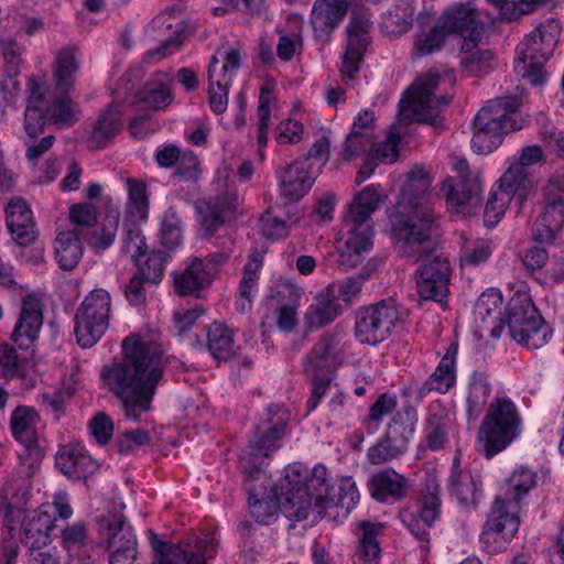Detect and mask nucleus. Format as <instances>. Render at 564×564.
I'll return each mask as SVG.
<instances>
[{
  "instance_id": "nucleus-26",
  "label": "nucleus",
  "mask_w": 564,
  "mask_h": 564,
  "mask_svg": "<svg viewBox=\"0 0 564 564\" xmlns=\"http://www.w3.org/2000/svg\"><path fill=\"white\" fill-rule=\"evenodd\" d=\"M109 564H133L137 558V538L121 517H113L107 525Z\"/></svg>"
},
{
  "instance_id": "nucleus-25",
  "label": "nucleus",
  "mask_w": 564,
  "mask_h": 564,
  "mask_svg": "<svg viewBox=\"0 0 564 564\" xmlns=\"http://www.w3.org/2000/svg\"><path fill=\"white\" fill-rule=\"evenodd\" d=\"M227 259V252L210 254L205 260L195 258L183 272L174 275L175 291L180 295H188L206 288L216 274L217 267Z\"/></svg>"
},
{
  "instance_id": "nucleus-9",
  "label": "nucleus",
  "mask_w": 564,
  "mask_h": 564,
  "mask_svg": "<svg viewBox=\"0 0 564 564\" xmlns=\"http://www.w3.org/2000/svg\"><path fill=\"white\" fill-rule=\"evenodd\" d=\"M440 80V73L430 70L414 82L399 102V116L402 121H417L435 129L443 128L444 119L441 113L448 106L449 99L445 96H434Z\"/></svg>"
},
{
  "instance_id": "nucleus-1",
  "label": "nucleus",
  "mask_w": 564,
  "mask_h": 564,
  "mask_svg": "<svg viewBox=\"0 0 564 564\" xmlns=\"http://www.w3.org/2000/svg\"><path fill=\"white\" fill-rule=\"evenodd\" d=\"M398 252L405 258H424L416 271L419 295L424 300L443 302L448 295L449 262L434 254L431 234L435 223L433 210L420 204L411 193H403L391 218Z\"/></svg>"
},
{
  "instance_id": "nucleus-50",
  "label": "nucleus",
  "mask_w": 564,
  "mask_h": 564,
  "mask_svg": "<svg viewBox=\"0 0 564 564\" xmlns=\"http://www.w3.org/2000/svg\"><path fill=\"white\" fill-rule=\"evenodd\" d=\"M208 102L215 115H221L228 107V94L231 82L220 78L218 74V58L213 56L208 68Z\"/></svg>"
},
{
  "instance_id": "nucleus-33",
  "label": "nucleus",
  "mask_w": 564,
  "mask_h": 564,
  "mask_svg": "<svg viewBox=\"0 0 564 564\" xmlns=\"http://www.w3.org/2000/svg\"><path fill=\"white\" fill-rule=\"evenodd\" d=\"M448 490L460 506H476L481 497L479 477L460 468V459L455 456L448 476Z\"/></svg>"
},
{
  "instance_id": "nucleus-60",
  "label": "nucleus",
  "mask_w": 564,
  "mask_h": 564,
  "mask_svg": "<svg viewBox=\"0 0 564 564\" xmlns=\"http://www.w3.org/2000/svg\"><path fill=\"white\" fill-rule=\"evenodd\" d=\"M249 490V507L251 517L260 524H270L278 516V502L271 498H259L257 489L252 486Z\"/></svg>"
},
{
  "instance_id": "nucleus-49",
  "label": "nucleus",
  "mask_w": 564,
  "mask_h": 564,
  "mask_svg": "<svg viewBox=\"0 0 564 564\" xmlns=\"http://www.w3.org/2000/svg\"><path fill=\"white\" fill-rule=\"evenodd\" d=\"M361 534L357 558L359 564H379L381 549L378 536L383 532V525L377 522L362 521L359 524Z\"/></svg>"
},
{
  "instance_id": "nucleus-17",
  "label": "nucleus",
  "mask_w": 564,
  "mask_h": 564,
  "mask_svg": "<svg viewBox=\"0 0 564 564\" xmlns=\"http://www.w3.org/2000/svg\"><path fill=\"white\" fill-rule=\"evenodd\" d=\"M519 529L516 511L501 498H496L484 524L479 541L489 554L507 550Z\"/></svg>"
},
{
  "instance_id": "nucleus-30",
  "label": "nucleus",
  "mask_w": 564,
  "mask_h": 564,
  "mask_svg": "<svg viewBox=\"0 0 564 564\" xmlns=\"http://www.w3.org/2000/svg\"><path fill=\"white\" fill-rule=\"evenodd\" d=\"M238 202L239 198L235 192L226 191L197 205L199 223L206 237L212 236L224 225L225 215L234 212Z\"/></svg>"
},
{
  "instance_id": "nucleus-13",
  "label": "nucleus",
  "mask_w": 564,
  "mask_h": 564,
  "mask_svg": "<svg viewBox=\"0 0 564 564\" xmlns=\"http://www.w3.org/2000/svg\"><path fill=\"white\" fill-rule=\"evenodd\" d=\"M111 296L104 289H94L80 303L75 315V335L79 346L93 347L109 327Z\"/></svg>"
},
{
  "instance_id": "nucleus-8",
  "label": "nucleus",
  "mask_w": 564,
  "mask_h": 564,
  "mask_svg": "<svg viewBox=\"0 0 564 564\" xmlns=\"http://www.w3.org/2000/svg\"><path fill=\"white\" fill-rule=\"evenodd\" d=\"M28 104L24 115V129L30 137H35L42 128L52 122L61 128L72 126L76 118L68 98H53L45 82L31 77L26 84Z\"/></svg>"
},
{
  "instance_id": "nucleus-58",
  "label": "nucleus",
  "mask_w": 564,
  "mask_h": 564,
  "mask_svg": "<svg viewBox=\"0 0 564 564\" xmlns=\"http://www.w3.org/2000/svg\"><path fill=\"white\" fill-rule=\"evenodd\" d=\"M183 220L174 207H169L162 216L160 239L163 246L174 249L183 242Z\"/></svg>"
},
{
  "instance_id": "nucleus-18",
  "label": "nucleus",
  "mask_w": 564,
  "mask_h": 564,
  "mask_svg": "<svg viewBox=\"0 0 564 564\" xmlns=\"http://www.w3.org/2000/svg\"><path fill=\"white\" fill-rule=\"evenodd\" d=\"M349 340L341 330L327 332L314 344L303 360L306 376L332 373L346 358Z\"/></svg>"
},
{
  "instance_id": "nucleus-62",
  "label": "nucleus",
  "mask_w": 564,
  "mask_h": 564,
  "mask_svg": "<svg viewBox=\"0 0 564 564\" xmlns=\"http://www.w3.org/2000/svg\"><path fill=\"white\" fill-rule=\"evenodd\" d=\"M397 397L393 393H382L371 405L369 414L365 420V426L368 433H376L386 415L391 414L397 408Z\"/></svg>"
},
{
  "instance_id": "nucleus-10",
  "label": "nucleus",
  "mask_w": 564,
  "mask_h": 564,
  "mask_svg": "<svg viewBox=\"0 0 564 564\" xmlns=\"http://www.w3.org/2000/svg\"><path fill=\"white\" fill-rule=\"evenodd\" d=\"M558 33L556 23L546 22L541 23L527 35L516 50V73L529 79L532 85L543 84L545 80L543 66L554 52Z\"/></svg>"
},
{
  "instance_id": "nucleus-61",
  "label": "nucleus",
  "mask_w": 564,
  "mask_h": 564,
  "mask_svg": "<svg viewBox=\"0 0 564 564\" xmlns=\"http://www.w3.org/2000/svg\"><path fill=\"white\" fill-rule=\"evenodd\" d=\"M119 219L120 214L118 210H111L107 214L100 230L95 231L89 239V245L95 251H105L113 243L119 226Z\"/></svg>"
},
{
  "instance_id": "nucleus-54",
  "label": "nucleus",
  "mask_w": 564,
  "mask_h": 564,
  "mask_svg": "<svg viewBox=\"0 0 564 564\" xmlns=\"http://www.w3.org/2000/svg\"><path fill=\"white\" fill-rule=\"evenodd\" d=\"M126 189L128 193L126 218L145 220L149 213V198L145 183L141 180L129 177L126 180Z\"/></svg>"
},
{
  "instance_id": "nucleus-39",
  "label": "nucleus",
  "mask_w": 564,
  "mask_h": 564,
  "mask_svg": "<svg viewBox=\"0 0 564 564\" xmlns=\"http://www.w3.org/2000/svg\"><path fill=\"white\" fill-rule=\"evenodd\" d=\"M122 128V112L119 104H111L93 127L89 142L94 148H105Z\"/></svg>"
},
{
  "instance_id": "nucleus-28",
  "label": "nucleus",
  "mask_w": 564,
  "mask_h": 564,
  "mask_svg": "<svg viewBox=\"0 0 564 564\" xmlns=\"http://www.w3.org/2000/svg\"><path fill=\"white\" fill-rule=\"evenodd\" d=\"M349 7V0H315L310 15L315 36L328 41Z\"/></svg>"
},
{
  "instance_id": "nucleus-40",
  "label": "nucleus",
  "mask_w": 564,
  "mask_h": 564,
  "mask_svg": "<svg viewBox=\"0 0 564 564\" xmlns=\"http://www.w3.org/2000/svg\"><path fill=\"white\" fill-rule=\"evenodd\" d=\"M534 187L532 172H527L523 167L514 165L509 161V166L498 180L497 188L508 194L511 198L519 200L521 205Z\"/></svg>"
},
{
  "instance_id": "nucleus-51",
  "label": "nucleus",
  "mask_w": 564,
  "mask_h": 564,
  "mask_svg": "<svg viewBox=\"0 0 564 564\" xmlns=\"http://www.w3.org/2000/svg\"><path fill=\"white\" fill-rule=\"evenodd\" d=\"M364 283V276L355 275L333 281L324 291L326 296H330L336 304H341L344 311L359 300Z\"/></svg>"
},
{
  "instance_id": "nucleus-3",
  "label": "nucleus",
  "mask_w": 564,
  "mask_h": 564,
  "mask_svg": "<svg viewBox=\"0 0 564 564\" xmlns=\"http://www.w3.org/2000/svg\"><path fill=\"white\" fill-rule=\"evenodd\" d=\"M502 304L500 290L490 288L480 294L474 307L475 322L489 330L492 338H500L507 325L510 337L529 349L541 348L549 341L551 328L529 297H513L505 317H501Z\"/></svg>"
},
{
  "instance_id": "nucleus-41",
  "label": "nucleus",
  "mask_w": 564,
  "mask_h": 564,
  "mask_svg": "<svg viewBox=\"0 0 564 564\" xmlns=\"http://www.w3.org/2000/svg\"><path fill=\"white\" fill-rule=\"evenodd\" d=\"M206 347L216 360L228 361L235 355L234 329L224 323H212L206 327Z\"/></svg>"
},
{
  "instance_id": "nucleus-59",
  "label": "nucleus",
  "mask_w": 564,
  "mask_h": 564,
  "mask_svg": "<svg viewBox=\"0 0 564 564\" xmlns=\"http://www.w3.org/2000/svg\"><path fill=\"white\" fill-rule=\"evenodd\" d=\"M31 490L29 486L19 479H10L6 482L0 494V500L6 506L8 512L23 510L30 499Z\"/></svg>"
},
{
  "instance_id": "nucleus-14",
  "label": "nucleus",
  "mask_w": 564,
  "mask_h": 564,
  "mask_svg": "<svg viewBox=\"0 0 564 564\" xmlns=\"http://www.w3.org/2000/svg\"><path fill=\"white\" fill-rule=\"evenodd\" d=\"M457 178L446 177L440 189L446 200L447 207L454 213H469V209L479 204L482 185L477 171H471L467 160L463 156L452 155L449 159Z\"/></svg>"
},
{
  "instance_id": "nucleus-47",
  "label": "nucleus",
  "mask_w": 564,
  "mask_h": 564,
  "mask_svg": "<svg viewBox=\"0 0 564 564\" xmlns=\"http://www.w3.org/2000/svg\"><path fill=\"white\" fill-rule=\"evenodd\" d=\"M414 7L410 1H400L382 14L380 29L389 37H398L413 26Z\"/></svg>"
},
{
  "instance_id": "nucleus-7",
  "label": "nucleus",
  "mask_w": 564,
  "mask_h": 564,
  "mask_svg": "<svg viewBox=\"0 0 564 564\" xmlns=\"http://www.w3.org/2000/svg\"><path fill=\"white\" fill-rule=\"evenodd\" d=\"M327 488V468L317 464L312 470L300 464H292L285 468V475L281 482L283 496L282 510L286 518L293 521L306 520L312 512V491H321Z\"/></svg>"
},
{
  "instance_id": "nucleus-4",
  "label": "nucleus",
  "mask_w": 564,
  "mask_h": 564,
  "mask_svg": "<svg viewBox=\"0 0 564 564\" xmlns=\"http://www.w3.org/2000/svg\"><path fill=\"white\" fill-rule=\"evenodd\" d=\"M289 420V411L280 404L269 405L261 414L248 445L239 456V469L246 482L261 481L265 485L268 459L280 447L279 441L285 435Z\"/></svg>"
},
{
  "instance_id": "nucleus-6",
  "label": "nucleus",
  "mask_w": 564,
  "mask_h": 564,
  "mask_svg": "<svg viewBox=\"0 0 564 564\" xmlns=\"http://www.w3.org/2000/svg\"><path fill=\"white\" fill-rule=\"evenodd\" d=\"M522 420L517 405L505 394H497L478 431V449L491 458L506 449L521 434Z\"/></svg>"
},
{
  "instance_id": "nucleus-38",
  "label": "nucleus",
  "mask_w": 564,
  "mask_h": 564,
  "mask_svg": "<svg viewBox=\"0 0 564 564\" xmlns=\"http://www.w3.org/2000/svg\"><path fill=\"white\" fill-rule=\"evenodd\" d=\"M306 170V162H294L280 175V192L285 199L297 202L312 187L314 178Z\"/></svg>"
},
{
  "instance_id": "nucleus-29",
  "label": "nucleus",
  "mask_w": 564,
  "mask_h": 564,
  "mask_svg": "<svg viewBox=\"0 0 564 564\" xmlns=\"http://www.w3.org/2000/svg\"><path fill=\"white\" fill-rule=\"evenodd\" d=\"M458 344L452 343L430 377L417 387L415 394L419 400L430 392L446 393L456 383V359Z\"/></svg>"
},
{
  "instance_id": "nucleus-55",
  "label": "nucleus",
  "mask_w": 564,
  "mask_h": 564,
  "mask_svg": "<svg viewBox=\"0 0 564 564\" xmlns=\"http://www.w3.org/2000/svg\"><path fill=\"white\" fill-rule=\"evenodd\" d=\"M29 360L21 357L15 347L7 341L0 343V376L7 380L25 378Z\"/></svg>"
},
{
  "instance_id": "nucleus-37",
  "label": "nucleus",
  "mask_w": 564,
  "mask_h": 564,
  "mask_svg": "<svg viewBox=\"0 0 564 564\" xmlns=\"http://www.w3.org/2000/svg\"><path fill=\"white\" fill-rule=\"evenodd\" d=\"M171 18L170 13H162L153 20L154 29L159 31L167 30L170 32L165 39L161 40L160 47L149 50L144 54L145 62L151 63L159 61L175 53L180 48L182 44L183 25L181 21L172 22Z\"/></svg>"
},
{
  "instance_id": "nucleus-53",
  "label": "nucleus",
  "mask_w": 564,
  "mask_h": 564,
  "mask_svg": "<svg viewBox=\"0 0 564 564\" xmlns=\"http://www.w3.org/2000/svg\"><path fill=\"white\" fill-rule=\"evenodd\" d=\"M448 427V417L443 411L430 410L424 424L426 447L431 451L441 449L447 442Z\"/></svg>"
},
{
  "instance_id": "nucleus-63",
  "label": "nucleus",
  "mask_w": 564,
  "mask_h": 564,
  "mask_svg": "<svg viewBox=\"0 0 564 564\" xmlns=\"http://www.w3.org/2000/svg\"><path fill=\"white\" fill-rule=\"evenodd\" d=\"M304 290L290 279H279L274 282L270 297L275 301L279 306L282 305H300Z\"/></svg>"
},
{
  "instance_id": "nucleus-42",
  "label": "nucleus",
  "mask_w": 564,
  "mask_h": 564,
  "mask_svg": "<svg viewBox=\"0 0 564 564\" xmlns=\"http://www.w3.org/2000/svg\"><path fill=\"white\" fill-rule=\"evenodd\" d=\"M83 231L72 229L62 231L55 240V257L61 269L65 271L73 270L83 256L82 245Z\"/></svg>"
},
{
  "instance_id": "nucleus-56",
  "label": "nucleus",
  "mask_w": 564,
  "mask_h": 564,
  "mask_svg": "<svg viewBox=\"0 0 564 564\" xmlns=\"http://www.w3.org/2000/svg\"><path fill=\"white\" fill-rule=\"evenodd\" d=\"M135 219L126 218L122 236V251L128 253L135 265H140V259L147 254L145 237L135 224Z\"/></svg>"
},
{
  "instance_id": "nucleus-48",
  "label": "nucleus",
  "mask_w": 564,
  "mask_h": 564,
  "mask_svg": "<svg viewBox=\"0 0 564 564\" xmlns=\"http://www.w3.org/2000/svg\"><path fill=\"white\" fill-rule=\"evenodd\" d=\"M343 314V305L336 304L326 292L322 290L305 313V323L310 328H322Z\"/></svg>"
},
{
  "instance_id": "nucleus-23",
  "label": "nucleus",
  "mask_w": 564,
  "mask_h": 564,
  "mask_svg": "<svg viewBox=\"0 0 564 564\" xmlns=\"http://www.w3.org/2000/svg\"><path fill=\"white\" fill-rule=\"evenodd\" d=\"M43 321L41 300L34 294H28L22 299L10 340L20 349H29L37 341Z\"/></svg>"
},
{
  "instance_id": "nucleus-22",
  "label": "nucleus",
  "mask_w": 564,
  "mask_h": 564,
  "mask_svg": "<svg viewBox=\"0 0 564 564\" xmlns=\"http://www.w3.org/2000/svg\"><path fill=\"white\" fill-rule=\"evenodd\" d=\"M340 239L344 249L340 252L339 263L352 268L360 263V256L369 252L373 246V228L371 221H361L343 217Z\"/></svg>"
},
{
  "instance_id": "nucleus-45",
  "label": "nucleus",
  "mask_w": 564,
  "mask_h": 564,
  "mask_svg": "<svg viewBox=\"0 0 564 564\" xmlns=\"http://www.w3.org/2000/svg\"><path fill=\"white\" fill-rule=\"evenodd\" d=\"M491 394V384L486 375L475 371L470 375L467 384L466 413L469 421L477 420L488 404Z\"/></svg>"
},
{
  "instance_id": "nucleus-11",
  "label": "nucleus",
  "mask_w": 564,
  "mask_h": 564,
  "mask_svg": "<svg viewBox=\"0 0 564 564\" xmlns=\"http://www.w3.org/2000/svg\"><path fill=\"white\" fill-rule=\"evenodd\" d=\"M476 8L470 3H456L445 9L436 22L426 31L414 36L413 51L417 57H425L443 50L449 36L460 37L468 22L473 21Z\"/></svg>"
},
{
  "instance_id": "nucleus-24",
  "label": "nucleus",
  "mask_w": 564,
  "mask_h": 564,
  "mask_svg": "<svg viewBox=\"0 0 564 564\" xmlns=\"http://www.w3.org/2000/svg\"><path fill=\"white\" fill-rule=\"evenodd\" d=\"M360 495L356 482L350 476L341 477L329 490L327 495H318L315 498V510L313 522L323 517H338L339 511L333 514V509H340L343 516H347L359 502Z\"/></svg>"
},
{
  "instance_id": "nucleus-46",
  "label": "nucleus",
  "mask_w": 564,
  "mask_h": 564,
  "mask_svg": "<svg viewBox=\"0 0 564 564\" xmlns=\"http://www.w3.org/2000/svg\"><path fill=\"white\" fill-rule=\"evenodd\" d=\"M459 247L462 268H476L486 263L495 249L489 239L471 237L465 234L459 236Z\"/></svg>"
},
{
  "instance_id": "nucleus-19",
  "label": "nucleus",
  "mask_w": 564,
  "mask_h": 564,
  "mask_svg": "<svg viewBox=\"0 0 564 564\" xmlns=\"http://www.w3.org/2000/svg\"><path fill=\"white\" fill-rule=\"evenodd\" d=\"M486 33V24L476 9L473 14V21L468 22L460 35V72L466 77L478 76L487 73V63L492 58L489 50L480 48V43Z\"/></svg>"
},
{
  "instance_id": "nucleus-20",
  "label": "nucleus",
  "mask_w": 564,
  "mask_h": 564,
  "mask_svg": "<svg viewBox=\"0 0 564 564\" xmlns=\"http://www.w3.org/2000/svg\"><path fill=\"white\" fill-rule=\"evenodd\" d=\"M371 26L370 17L366 12L352 11L346 26L347 40L341 56L339 73L341 79L352 80L360 70L366 47L369 43L368 32Z\"/></svg>"
},
{
  "instance_id": "nucleus-27",
  "label": "nucleus",
  "mask_w": 564,
  "mask_h": 564,
  "mask_svg": "<svg viewBox=\"0 0 564 564\" xmlns=\"http://www.w3.org/2000/svg\"><path fill=\"white\" fill-rule=\"evenodd\" d=\"M410 480L393 468H384L369 476L370 496L381 503H394L406 497Z\"/></svg>"
},
{
  "instance_id": "nucleus-12",
  "label": "nucleus",
  "mask_w": 564,
  "mask_h": 564,
  "mask_svg": "<svg viewBox=\"0 0 564 564\" xmlns=\"http://www.w3.org/2000/svg\"><path fill=\"white\" fill-rule=\"evenodd\" d=\"M417 412L413 406H404L398 412L383 436L367 449V459L371 465H383L399 459L408 453L414 436Z\"/></svg>"
},
{
  "instance_id": "nucleus-21",
  "label": "nucleus",
  "mask_w": 564,
  "mask_h": 564,
  "mask_svg": "<svg viewBox=\"0 0 564 564\" xmlns=\"http://www.w3.org/2000/svg\"><path fill=\"white\" fill-rule=\"evenodd\" d=\"M440 487L434 480H427L419 510H402L399 519L404 527L422 542L421 547L429 550V530L441 513Z\"/></svg>"
},
{
  "instance_id": "nucleus-2",
  "label": "nucleus",
  "mask_w": 564,
  "mask_h": 564,
  "mask_svg": "<svg viewBox=\"0 0 564 564\" xmlns=\"http://www.w3.org/2000/svg\"><path fill=\"white\" fill-rule=\"evenodd\" d=\"M123 359L100 370L102 387L120 401L126 417L137 421L150 410L163 377V351L153 336L133 334L122 341Z\"/></svg>"
},
{
  "instance_id": "nucleus-44",
  "label": "nucleus",
  "mask_w": 564,
  "mask_h": 564,
  "mask_svg": "<svg viewBox=\"0 0 564 564\" xmlns=\"http://www.w3.org/2000/svg\"><path fill=\"white\" fill-rule=\"evenodd\" d=\"M172 78L167 73H158L140 91L139 100L153 110H162L173 101Z\"/></svg>"
},
{
  "instance_id": "nucleus-32",
  "label": "nucleus",
  "mask_w": 564,
  "mask_h": 564,
  "mask_svg": "<svg viewBox=\"0 0 564 564\" xmlns=\"http://www.w3.org/2000/svg\"><path fill=\"white\" fill-rule=\"evenodd\" d=\"M6 221L13 240L20 246L31 245L35 238L32 210L22 198H12L6 208Z\"/></svg>"
},
{
  "instance_id": "nucleus-5",
  "label": "nucleus",
  "mask_w": 564,
  "mask_h": 564,
  "mask_svg": "<svg viewBox=\"0 0 564 564\" xmlns=\"http://www.w3.org/2000/svg\"><path fill=\"white\" fill-rule=\"evenodd\" d=\"M520 101L514 96L492 99L475 116L473 149L480 154L492 152L500 143L501 135L521 130L527 120L519 110Z\"/></svg>"
},
{
  "instance_id": "nucleus-35",
  "label": "nucleus",
  "mask_w": 564,
  "mask_h": 564,
  "mask_svg": "<svg viewBox=\"0 0 564 564\" xmlns=\"http://www.w3.org/2000/svg\"><path fill=\"white\" fill-rule=\"evenodd\" d=\"M55 464L64 475L73 479L86 478L98 469L97 463L80 445L62 447L56 454Z\"/></svg>"
},
{
  "instance_id": "nucleus-15",
  "label": "nucleus",
  "mask_w": 564,
  "mask_h": 564,
  "mask_svg": "<svg viewBox=\"0 0 564 564\" xmlns=\"http://www.w3.org/2000/svg\"><path fill=\"white\" fill-rule=\"evenodd\" d=\"M400 322L401 316L395 303L382 300L357 311L355 336L361 344L376 346L389 338Z\"/></svg>"
},
{
  "instance_id": "nucleus-36",
  "label": "nucleus",
  "mask_w": 564,
  "mask_h": 564,
  "mask_svg": "<svg viewBox=\"0 0 564 564\" xmlns=\"http://www.w3.org/2000/svg\"><path fill=\"white\" fill-rule=\"evenodd\" d=\"M213 543L205 539L184 544L167 545L156 556V564H207V556Z\"/></svg>"
},
{
  "instance_id": "nucleus-52",
  "label": "nucleus",
  "mask_w": 564,
  "mask_h": 564,
  "mask_svg": "<svg viewBox=\"0 0 564 564\" xmlns=\"http://www.w3.org/2000/svg\"><path fill=\"white\" fill-rule=\"evenodd\" d=\"M381 202L382 196L378 193V188L373 184L367 185L354 197L344 217H351L361 221H371L370 216L379 207Z\"/></svg>"
},
{
  "instance_id": "nucleus-31",
  "label": "nucleus",
  "mask_w": 564,
  "mask_h": 564,
  "mask_svg": "<svg viewBox=\"0 0 564 564\" xmlns=\"http://www.w3.org/2000/svg\"><path fill=\"white\" fill-rule=\"evenodd\" d=\"M39 422L40 415L37 412L26 405L17 406L10 417L13 437L24 446L26 454L35 459L41 457L36 437V425Z\"/></svg>"
},
{
  "instance_id": "nucleus-43",
  "label": "nucleus",
  "mask_w": 564,
  "mask_h": 564,
  "mask_svg": "<svg viewBox=\"0 0 564 564\" xmlns=\"http://www.w3.org/2000/svg\"><path fill=\"white\" fill-rule=\"evenodd\" d=\"M539 480L538 473L528 466H517L508 478V490L503 499L511 510L517 509L524 496L536 487Z\"/></svg>"
},
{
  "instance_id": "nucleus-64",
  "label": "nucleus",
  "mask_w": 564,
  "mask_h": 564,
  "mask_svg": "<svg viewBox=\"0 0 564 564\" xmlns=\"http://www.w3.org/2000/svg\"><path fill=\"white\" fill-rule=\"evenodd\" d=\"M512 198L498 188H492L485 206L484 221L487 227H494L503 216Z\"/></svg>"
},
{
  "instance_id": "nucleus-16",
  "label": "nucleus",
  "mask_w": 564,
  "mask_h": 564,
  "mask_svg": "<svg viewBox=\"0 0 564 564\" xmlns=\"http://www.w3.org/2000/svg\"><path fill=\"white\" fill-rule=\"evenodd\" d=\"M564 226V172H555L542 191L539 215L532 234L536 241L549 242Z\"/></svg>"
},
{
  "instance_id": "nucleus-57",
  "label": "nucleus",
  "mask_w": 564,
  "mask_h": 564,
  "mask_svg": "<svg viewBox=\"0 0 564 564\" xmlns=\"http://www.w3.org/2000/svg\"><path fill=\"white\" fill-rule=\"evenodd\" d=\"M78 61L76 50L67 46L58 51L55 58V78L58 87L69 88L74 83V77L78 70Z\"/></svg>"
},
{
  "instance_id": "nucleus-34",
  "label": "nucleus",
  "mask_w": 564,
  "mask_h": 564,
  "mask_svg": "<svg viewBox=\"0 0 564 564\" xmlns=\"http://www.w3.org/2000/svg\"><path fill=\"white\" fill-rule=\"evenodd\" d=\"M47 508L48 506H41L29 513L22 522V540L31 551L41 550L51 540L54 519Z\"/></svg>"
}]
</instances>
